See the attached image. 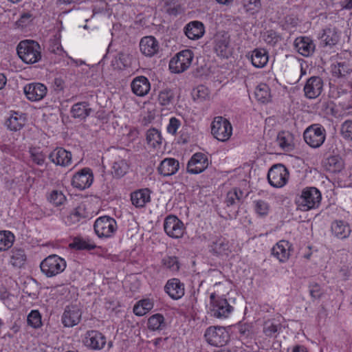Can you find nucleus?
I'll return each instance as SVG.
<instances>
[{"label": "nucleus", "mask_w": 352, "mask_h": 352, "mask_svg": "<svg viewBox=\"0 0 352 352\" xmlns=\"http://www.w3.org/2000/svg\"><path fill=\"white\" fill-rule=\"evenodd\" d=\"M321 198V193L318 188L306 187L296 197L295 203L297 209L305 212L318 208Z\"/></svg>", "instance_id": "1"}, {"label": "nucleus", "mask_w": 352, "mask_h": 352, "mask_svg": "<svg viewBox=\"0 0 352 352\" xmlns=\"http://www.w3.org/2000/svg\"><path fill=\"white\" fill-rule=\"evenodd\" d=\"M16 50L19 58L27 64H33L41 59V48L36 41H22L19 43Z\"/></svg>", "instance_id": "2"}, {"label": "nucleus", "mask_w": 352, "mask_h": 352, "mask_svg": "<svg viewBox=\"0 0 352 352\" xmlns=\"http://www.w3.org/2000/svg\"><path fill=\"white\" fill-rule=\"evenodd\" d=\"M210 313L216 318L225 319L228 318L234 311V307L228 300L214 292L210 295Z\"/></svg>", "instance_id": "3"}, {"label": "nucleus", "mask_w": 352, "mask_h": 352, "mask_svg": "<svg viewBox=\"0 0 352 352\" xmlns=\"http://www.w3.org/2000/svg\"><path fill=\"white\" fill-rule=\"evenodd\" d=\"M66 266L65 260L56 254H51L47 256L40 264L42 273L47 278L60 274L65 270Z\"/></svg>", "instance_id": "4"}, {"label": "nucleus", "mask_w": 352, "mask_h": 352, "mask_svg": "<svg viewBox=\"0 0 352 352\" xmlns=\"http://www.w3.org/2000/svg\"><path fill=\"white\" fill-rule=\"evenodd\" d=\"M194 54L190 50H184L177 53L170 60L169 69L172 73L181 74L192 64Z\"/></svg>", "instance_id": "5"}, {"label": "nucleus", "mask_w": 352, "mask_h": 352, "mask_svg": "<svg viewBox=\"0 0 352 352\" xmlns=\"http://www.w3.org/2000/svg\"><path fill=\"white\" fill-rule=\"evenodd\" d=\"M211 133L219 141L226 142L232 134V124L222 116H217L211 123Z\"/></svg>", "instance_id": "6"}, {"label": "nucleus", "mask_w": 352, "mask_h": 352, "mask_svg": "<svg viewBox=\"0 0 352 352\" xmlns=\"http://www.w3.org/2000/svg\"><path fill=\"white\" fill-rule=\"evenodd\" d=\"M116 221L109 216H102L96 219L94 225L96 234L99 238H110L117 230Z\"/></svg>", "instance_id": "7"}, {"label": "nucleus", "mask_w": 352, "mask_h": 352, "mask_svg": "<svg viewBox=\"0 0 352 352\" xmlns=\"http://www.w3.org/2000/svg\"><path fill=\"white\" fill-rule=\"evenodd\" d=\"M288 179L289 172L283 164H275L268 171L267 179L269 184L274 188L284 186L287 184Z\"/></svg>", "instance_id": "8"}, {"label": "nucleus", "mask_w": 352, "mask_h": 352, "mask_svg": "<svg viewBox=\"0 0 352 352\" xmlns=\"http://www.w3.org/2000/svg\"><path fill=\"white\" fill-rule=\"evenodd\" d=\"M204 337L207 342L212 346H222L225 345L229 340V333L226 328L223 327H210L204 333Z\"/></svg>", "instance_id": "9"}, {"label": "nucleus", "mask_w": 352, "mask_h": 352, "mask_svg": "<svg viewBox=\"0 0 352 352\" xmlns=\"http://www.w3.org/2000/svg\"><path fill=\"white\" fill-rule=\"evenodd\" d=\"M164 230L168 236L173 239H180L183 236L186 228L177 217L170 214L164 219Z\"/></svg>", "instance_id": "10"}, {"label": "nucleus", "mask_w": 352, "mask_h": 352, "mask_svg": "<svg viewBox=\"0 0 352 352\" xmlns=\"http://www.w3.org/2000/svg\"><path fill=\"white\" fill-rule=\"evenodd\" d=\"M303 137L306 143L311 147L318 148L325 140L324 129L319 124H313L306 129Z\"/></svg>", "instance_id": "11"}, {"label": "nucleus", "mask_w": 352, "mask_h": 352, "mask_svg": "<svg viewBox=\"0 0 352 352\" xmlns=\"http://www.w3.org/2000/svg\"><path fill=\"white\" fill-rule=\"evenodd\" d=\"M94 175L89 168H83L76 173L72 179V185L78 190H85L93 183Z\"/></svg>", "instance_id": "12"}, {"label": "nucleus", "mask_w": 352, "mask_h": 352, "mask_svg": "<svg viewBox=\"0 0 352 352\" xmlns=\"http://www.w3.org/2000/svg\"><path fill=\"white\" fill-rule=\"evenodd\" d=\"M214 50L218 56L223 58H228L231 55L230 36L227 33L220 32L215 34Z\"/></svg>", "instance_id": "13"}, {"label": "nucleus", "mask_w": 352, "mask_h": 352, "mask_svg": "<svg viewBox=\"0 0 352 352\" xmlns=\"http://www.w3.org/2000/svg\"><path fill=\"white\" fill-rule=\"evenodd\" d=\"M50 161L61 167H67L72 163V154L63 147H56L48 155Z\"/></svg>", "instance_id": "14"}, {"label": "nucleus", "mask_w": 352, "mask_h": 352, "mask_svg": "<svg viewBox=\"0 0 352 352\" xmlns=\"http://www.w3.org/2000/svg\"><path fill=\"white\" fill-rule=\"evenodd\" d=\"M208 249L210 252L217 256H228L231 252L229 241L222 236L212 237Z\"/></svg>", "instance_id": "15"}, {"label": "nucleus", "mask_w": 352, "mask_h": 352, "mask_svg": "<svg viewBox=\"0 0 352 352\" xmlns=\"http://www.w3.org/2000/svg\"><path fill=\"white\" fill-rule=\"evenodd\" d=\"M82 342L85 346L93 350L102 349L107 342L105 336L96 330L87 331Z\"/></svg>", "instance_id": "16"}, {"label": "nucleus", "mask_w": 352, "mask_h": 352, "mask_svg": "<svg viewBox=\"0 0 352 352\" xmlns=\"http://www.w3.org/2000/svg\"><path fill=\"white\" fill-rule=\"evenodd\" d=\"M23 92L28 100L32 102L41 100L47 94V87L40 82H32L26 85Z\"/></svg>", "instance_id": "17"}, {"label": "nucleus", "mask_w": 352, "mask_h": 352, "mask_svg": "<svg viewBox=\"0 0 352 352\" xmlns=\"http://www.w3.org/2000/svg\"><path fill=\"white\" fill-rule=\"evenodd\" d=\"M164 292L171 299L179 300L185 294V285L179 278H172L167 280Z\"/></svg>", "instance_id": "18"}, {"label": "nucleus", "mask_w": 352, "mask_h": 352, "mask_svg": "<svg viewBox=\"0 0 352 352\" xmlns=\"http://www.w3.org/2000/svg\"><path fill=\"white\" fill-rule=\"evenodd\" d=\"M208 164V159L204 153H196L189 160L187 170L191 174H199L207 168Z\"/></svg>", "instance_id": "19"}, {"label": "nucleus", "mask_w": 352, "mask_h": 352, "mask_svg": "<svg viewBox=\"0 0 352 352\" xmlns=\"http://www.w3.org/2000/svg\"><path fill=\"white\" fill-rule=\"evenodd\" d=\"M292 250L291 243L286 240H281L273 246L272 254L280 263H285L289 258Z\"/></svg>", "instance_id": "20"}, {"label": "nucleus", "mask_w": 352, "mask_h": 352, "mask_svg": "<svg viewBox=\"0 0 352 352\" xmlns=\"http://www.w3.org/2000/svg\"><path fill=\"white\" fill-rule=\"evenodd\" d=\"M82 312L76 305L67 306L63 313L62 322L65 327H72L79 323Z\"/></svg>", "instance_id": "21"}, {"label": "nucleus", "mask_w": 352, "mask_h": 352, "mask_svg": "<svg viewBox=\"0 0 352 352\" xmlns=\"http://www.w3.org/2000/svg\"><path fill=\"white\" fill-rule=\"evenodd\" d=\"M140 49L144 56H153L159 51V42L153 36H144L140 40Z\"/></svg>", "instance_id": "22"}, {"label": "nucleus", "mask_w": 352, "mask_h": 352, "mask_svg": "<svg viewBox=\"0 0 352 352\" xmlns=\"http://www.w3.org/2000/svg\"><path fill=\"white\" fill-rule=\"evenodd\" d=\"M294 47L297 52L303 56L311 55L315 50V44L311 38L307 36H300L295 39Z\"/></svg>", "instance_id": "23"}, {"label": "nucleus", "mask_w": 352, "mask_h": 352, "mask_svg": "<svg viewBox=\"0 0 352 352\" xmlns=\"http://www.w3.org/2000/svg\"><path fill=\"white\" fill-rule=\"evenodd\" d=\"M184 32L189 39L198 40L204 35L205 26L201 21H192L185 25Z\"/></svg>", "instance_id": "24"}, {"label": "nucleus", "mask_w": 352, "mask_h": 352, "mask_svg": "<svg viewBox=\"0 0 352 352\" xmlns=\"http://www.w3.org/2000/svg\"><path fill=\"white\" fill-rule=\"evenodd\" d=\"M323 82L319 77H311L306 82L304 91L306 97L316 98L322 91Z\"/></svg>", "instance_id": "25"}, {"label": "nucleus", "mask_w": 352, "mask_h": 352, "mask_svg": "<svg viewBox=\"0 0 352 352\" xmlns=\"http://www.w3.org/2000/svg\"><path fill=\"white\" fill-rule=\"evenodd\" d=\"M132 91L138 96H146L151 89V84L148 79L143 76L135 77L131 84Z\"/></svg>", "instance_id": "26"}, {"label": "nucleus", "mask_w": 352, "mask_h": 352, "mask_svg": "<svg viewBox=\"0 0 352 352\" xmlns=\"http://www.w3.org/2000/svg\"><path fill=\"white\" fill-rule=\"evenodd\" d=\"M151 190L142 188L131 193V201L135 208H143L151 201Z\"/></svg>", "instance_id": "27"}, {"label": "nucleus", "mask_w": 352, "mask_h": 352, "mask_svg": "<svg viewBox=\"0 0 352 352\" xmlns=\"http://www.w3.org/2000/svg\"><path fill=\"white\" fill-rule=\"evenodd\" d=\"M179 168V163L175 158H165L157 168L158 173L165 177L175 175Z\"/></svg>", "instance_id": "28"}, {"label": "nucleus", "mask_w": 352, "mask_h": 352, "mask_svg": "<svg viewBox=\"0 0 352 352\" xmlns=\"http://www.w3.org/2000/svg\"><path fill=\"white\" fill-rule=\"evenodd\" d=\"M250 60L252 65L256 68H263L269 61V54L264 48H256L251 52Z\"/></svg>", "instance_id": "29"}, {"label": "nucleus", "mask_w": 352, "mask_h": 352, "mask_svg": "<svg viewBox=\"0 0 352 352\" xmlns=\"http://www.w3.org/2000/svg\"><path fill=\"white\" fill-rule=\"evenodd\" d=\"M26 118L23 113L12 112L6 122L8 129L13 131L21 130L25 125Z\"/></svg>", "instance_id": "30"}, {"label": "nucleus", "mask_w": 352, "mask_h": 352, "mask_svg": "<svg viewBox=\"0 0 352 352\" xmlns=\"http://www.w3.org/2000/svg\"><path fill=\"white\" fill-rule=\"evenodd\" d=\"M92 111L88 102H80L74 104L71 109L72 116L74 118L83 120L89 116Z\"/></svg>", "instance_id": "31"}, {"label": "nucleus", "mask_w": 352, "mask_h": 352, "mask_svg": "<svg viewBox=\"0 0 352 352\" xmlns=\"http://www.w3.org/2000/svg\"><path fill=\"white\" fill-rule=\"evenodd\" d=\"M27 256L22 248H14L10 252V264L15 267H21L25 263Z\"/></svg>", "instance_id": "32"}, {"label": "nucleus", "mask_w": 352, "mask_h": 352, "mask_svg": "<svg viewBox=\"0 0 352 352\" xmlns=\"http://www.w3.org/2000/svg\"><path fill=\"white\" fill-rule=\"evenodd\" d=\"M154 306V301L151 298H144L136 302L133 307V313L138 316H142L151 311Z\"/></svg>", "instance_id": "33"}, {"label": "nucleus", "mask_w": 352, "mask_h": 352, "mask_svg": "<svg viewBox=\"0 0 352 352\" xmlns=\"http://www.w3.org/2000/svg\"><path fill=\"white\" fill-rule=\"evenodd\" d=\"M164 317L161 314H155L150 316L147 321V327L151 331H161L166 328Z\"/></svg>", "instance_id": "34"}, {"label": "nucleus", "mask_w": 352, "mask_h": 352, "mask_svg": "<svg viewBox=\"0 0 352 352\" xmlns=\"http://www.w3.org/2000/svg\"><path fill=\"white\" fill-rule=\"evenodd\" d=\"M243 197V192L239 188H234L227 193L225 203L227 206L239 205L242 202Z\"/></svg>", "instance_id": "35"}, {"label": "nucleus", "mask_w": 352, "mask_h": 352, "mask_svg": "<svg viewBox=\"0 0 352 352\" xmlns=\"http://www.w3.org/2000/svg\"><path fill=\"white\" fill-rule=\"evenodd\" d=\"M335 236L340 239L347 238L351 233V229L349 225L342 221H336L334 226L331 228Z\"/></svg>", "instance_id": "36"}, {"label": "nucleus", "mask_w": 352, "mask_h": 352, "mask_svg": "<svg viewBox=\"0 0 352 352\" xmlns=\"http://www.w3.org/2000/svg\"><path fill=\"white\" fill-rule=\"evenodd\" d=\"M280 329V322L275 319L267 320L263 324V333L268 337H276Z\"/></svg>", "instance_id": "37"}, {"label": "nucleus", "mask_w": 352, "mask_h": 352, "mask_svg": "<svg viewBox=\"0 0 352 352\" xmlns=\"http://www.w3.org/2000/svg\"><path fill=\"white\" fill-rule=\"evenodd\" d=\"M32 162L38 166H43L45 163L47 155L40 147H31L29 150Z\"/></svg>", "instance_id": "38"}, {"label": "nucleus", "mask_w": 352, "mask_h": 352, "mask_svg": "<svg viewBox=\"0 0 352 352\" xmlns=\"http://www.w3.org/2000/svg\"><path fill=\"white\" fill-rule=\"evenodd\" d=\"M334 67L331 68L333 76L343 78L351 72L349 64L346 61L336 60L333 62Z\"/></svg>", "instance_id": "39"}, {"label": "nucleus", "mask_w": 352, "mask_h": 352, "mask_svg": "<svg viewBox=\"0 0 352 352\" xmlns=\"http://www.w3.org/2000/svg\"><path fill=\"white\" fill-rule=\"evenodd\" d=\"M255 97L258 101L265 103L270 100V89L267 84L261 83L255 89Z\"/></svg>", "instance_id": "40"}, {"label": "nucleus", "mask_w": 352, "mask_h": 352, "mask_svg": "<svg viewBox=\"0 0 352 352\" xmlns=\"http://www.w3.org/2000/svg\"><path fill=\"white\" fill-rule=\"evenodd\" d=\"M129 170V164L125 160L118 159L114 161L112 166V173L114 177H122Z\"/></svg>", "instance_id": "41"}, {"label": "nucleus", "mask_w": 352, "mask_h": 352, "mask_svg": "<svg viewBox=\"0 0 352 352\" xmlns=\"http://www.w3.org/2000/svg\"><path fill=\"white\" fill-rule=\"evenodd\" d=\"M14 241V236L10 231H0V252L8 250Z\"/></svg>", "instance_id": "42"}, {"label": "nucleus", "mask_w": 352, "mask_h": 352, "mask_svg": "<svg viewBox=\"0 0 352 352\" xmlns=\"http://www.w3.org/2000/svg\"><path fill=\"white\" fill-rule=\"evenodd\" d=\"M162 265L173 273L177 272L180 267L178 258L175 256H165L162 260Z\"/></svg>", "instance_id": "43"}, {"label": "nucleus", "mask_w": 352, "mask_h": 352, "mask_svg": "<svg viewBox=\"0 0 352 352\" xmlns=\"http://www.w3.org/2000/svg\"><path fill=\"white\" fill-rule=\"evenodd\" d=\"M241 5L245 12L250 14L258 13L262 6L261 0H241Z\"/></svg>", "instance_id": "44"}, {"label": "nucleus", "mask_w": 352, "mask_h": 352, "mask_svg": "<svg viewBox=\"0 0 352 352\" xmlns=\"http://www.w3.org/2000/svg\"><path fill=\"white\" fill-rule=\"evenodd\" d=\"M70 246L76 250H91L96 248L95 243L90 240H86L82 238L76 237Z\"/></svg>", "instance_id": "45"}, {"label": "nucleus", "mask_w": 352, "mask_h": 352, "mask_svg": "<svg viewBox=\"0 0 352 352\" xmlns=\"http://www.w3.org/2000/svg\"><path fill=\"white\" fill-rule=\"evenodd\" d=\"M162 138L160 132L156 129H150L146 132L147 143L153 147H156L162 144Z\"/></svg>", "instance_id": "46"}, {"label": "nucleus", "mask_w": 352, "mask_h": 352, "mask_svg": "<svg viewBox=\"0 0 352 352\" xmlns=\"http://www.w3.org/2000/svg\"><path fill=\"white\" fill-rule=\"evenodd\" d=\"M48 50L50 52L60 56H63L66 54L61 45L60 35L56 34L54 38L50 39Z\"/></svg>", "instance_id": "47"}, {"label": "nucleus", "mask_w": 352, "mask_h": 352, "mask_svg": "<svg viewBox=\"0 0 352 352\" xmlns=\"http://www.w3.org/2000/svg\"><path fill=\"white\" fill-rule=\"evenodd\" d=\"M27 322L29 326L34 329L41 327L43 323L40 312L38 310H32L28 315Z\"/></svg>", "instance_id": "48"}, {"label": "nucleus", "mask_w": 352, "mask_h": 352, "mask_svg": "<svg viewBox=\"0 0 352 352\" xmlns=\"http://www.w3.org/2000/svg\"><path fill=\"white\" fill-rule=\"evenodd\" d=\"M175 94L171 89H165L161 91L158 96L159 103L162 106H166L172 103Z\"/></svg>", "instance_id": "49"}, {"label": "nucleus", "mask_w": 352, "mask_h": 352, "mask_svg": "<svg viewBox=\"0 0 352 352\" xmlns=\"http://www.w3.org/2000/svg\"><path fill=\"white\" fill-rule=\"evenodd\" d=\"M47 199L55 206H59L65 202L66 197L61 191L54 190L50 192Z\"/></svg>", "instance_id": "50"}, {"label": "nucleus", "mask_w": 352, "mask_h": 352, "mask_svg": "<svg viewBox=\"0 0 352 352\" xmlns=\"http://www.w3.org/2000/svg\"><path fill=\"white\" fill-rule=\"evenodd\" d=\"M254 210L260 217H265L270 211L269 204L263 200L258 199L254 201Z\"/></svg>", "instance_id": "51"}, {"label": "nucleus", "mask_w": 352, "mask_h": 352, "mask_svg": "<svg viewBox=\"0 0 352 352\" xmlns=\"http://www.w3.org/2000/svg\"><path fill=\"white\" fill-rule=\"evenodd\" d=\"M192 96L195 100H205L209 97V90L206 87L199 85L193 89Z\"/></svg>", "instance_id": "52"}, {"label": "nucleus", "mask_w": 352, "mask_h": 352, "mask_svg": "<svg viewBox=\"0 0 352 352\" xmlns=\"http://www.w3.org/2000/svg\"><path fill=\"white\" fill-rule=\"evenodd\" d=\"M341 135L347 140H352V120H346L340 128Z\"/></svg>", "instance_id": "53"}, {"label": "nucleus", "mask_w": 352, "mask_h": 352, "mask_svg": "<svg viewBox=\"0 0 352 352\" xmlns=\"http://www.w3.org/2000/svg\"><path fill=\"white\" fill-rule=\"evenodd\" d=\"M263 38L265 42L271 46H275L280 41V36L273 30L266 32Z\"/></svg>", "instance_id": "54"}, {"label": "nucleus", "mask_w": 352, "mask_h": 352, "mask_svg": "<svg viewBox=\"0 0 352 352\" xmlns=\"http://www.w3.org/2000/svg\"><path fill=\"white\" fill-rule=\"evenodd\" d=\"M181 120L175 117H171L169 119L168 124L166 126V131L169 134L175 135L177 133V130L181 126Z\"/></svg>", "instance_id": "55"}, {"label": "nucleus", "mask_w": 352, "mask_h": 352, "mask_svg": "<svg viewBox=\"0 0 352 352\" xmlns=\"http://www.w3.org/2000/svg\"><path fill=\"white\" fill-rule=\"evenodd\" d=\"M333 167L332 170L334 173H340L344 168V162L342 159L338 156H331V167Z\"/></svg>", "instance_id": "56"}, {"label": "nucleus", "mask_w": 352, "mask_h": 352, "mask_svg": "<svg viewBox=\"0 0 352 352\" xmlns=\"http://www.w3.org/2000/svg\"><path fill=\"white\" fill-rule=\"evenodd\" d=\"M79 221L86 219L89 217V212L87 211L85 205H79L72 211Z\"/></svg>", "instance_id": "57"}, {"label": "nucleus", "mask_w": 352, "mask_h": 352, "mask_svg": "<svg viewBox=\"0 0 352 352\" xmlns=\"http://www.w3.org/2000/svg\"><path fill=\"white\" fill-rule=\"evenodd\" d=\"M31 17H32V14L28 12L22 14L21 15V17L16 22V25L19 27H21V28L26 26L28 24V23L30 21Z\"/></svg>", "instance_id": "58"}, {"label": "nucleus", "mask_w": 352, "mask_h": 352, "mask_svg": "<svg viewBox=\"0 0 352 352\" xmlns=\"http://www.w3.org/2000/svg\"><path fill=\"white\" fill-rule=\"evenodd\" d=\"M53 86L55 91H60L64 89L65 82L61 77H56L54 78Z\"/></svg>", "instance_id": "59"}, {"label": "nucleus", "mask_w": 352, "mask_h": 352, "mask_svg": "<svg viewBox=\"0 0 352 352\" xmlns=\"http://www.w3.org/2000/svg\"><path fill=\"white\" fill-rule=\"evenodd\" d=\"M165 9L168 14L173 16H177L181 11V7L178 5H167Z\"/></svg>", "instance_id": "60"}, {"label": "nucleus", "mask_w": 352, "mask_h": 352, "mask_svg": "<svg viewBox=\"0 0 352 352\" xmlns=\"http://www.w3.org/2000/svg\"><path fill=\"white\" fill-rule=\"evenodd\" d=\"M320 45L321 47H327L329 44L330 38L327 34V30H323L322 34L319 36Z\"/></svg>", "instance_id": "61"}, {"label": "nucleus", "mask_w": 352, "mask_h": 352, "mask_svg": "<svg viewBox=\"0 0 352 352\" xmlns=\"http://www.w3.org/2000/svg\"><path fill=\"white\" fill-rule=\"evenodd\" d=\"M278 145L283 149H289L291 144L285 137L279 135L278 137Z\"/></svg>", "instance_id": "62"}, {"label": "nucleus", "mask_w": 352, "mask_h": 352, "mask_svg": "<svg viewBox=\"0 0 352 352\" xmlns=\"http://www.w3.org/2000/svg\"><path fill=\"white\" fill-rule=\"evenodd\" d=\"M80 221L74 215V214L71 212L66 217L65 222L68 225H73L78 223Z\"/></svg>", "instance_id": "63"}, {"label": "nucleus", "mask_w": 352, "mask_h": 352, "mask_svg": "<svg viewBox=\"0 0 352 352\" xmlns=\"http://www.w3.org/2000/svg\"><path fill=\"white\" fill-rule=\"evenodd\" d=\"M340 3L343 8L348 10L352 8V0H340Z\"/></svg>", "instance_id": "64"}]
</instances>
